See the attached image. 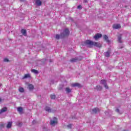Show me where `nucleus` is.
I'll return each mask as SVG.
<instances>
[{"mask_svg": "<svg viewBox=\"0 0 131 131\" xmlns=\"http://www.w3.org/2000/svg\"><path fill=\"white\" fill-rule=\"evenodd\" d=\"M31 79V75L30 74H25L23 77V79Z\"/></svg>", "mask_w": 131, "mask_h": 131, "instance_id": "nucleus-3", "label": "nucleus"}, {"mask_svg": "<svg viewBox=\"0 0 131 131\" xmlns=\"http://www.w3.org/2000/svg\"><path fill=\"white\" fill-rule=\"evenodd\" d=\"M0 126H1V127H4V126H5V124H1L0 125Z\"/></svg>", "mask_w": 131, "mask_h": 131, "instance_id": "nucleus-28", "label": "nucleus"}, {"mask_svg": "<svg viewBox=\"0 0 131 131\" xmlns=\"http://www.w3.org/2000/svg\"><path fill=\"white\" fill-rule=\"evenodd\" d=\"M116 112H119V110L118 109L116 110Z\"/></svg>", "mask_w": 131, "mask_h": 131, "instance_id": "nucleus-32", "label": "nucleus"}, {"mask_svg": "<svg viewBox=\"0 0 131 131\" xmlns=\"http://www.w3.org/2000/svg\"><path fill=\"white\" fill-rule=\"evenodd\" d=\"M4 62H9V59L8 58H5Z\"/></svg>", "mask_w": 131, "mask_h": 131, "instance_id": "nucleus-27", "label": "nucleus"}, {"mask_svg": "<svg viewBox=\"0 0 131 131\" xmlns=\"http://www.w3.org/2000/svg\"><path fill=\"white\" fill-rule=\"evenodd\" d=\"M35 4L38 6V7H40V6H41V1L40 0H35Z\"/></svg>", "mask_w": 131, "mask_h": 131, "instance_id": "nucleus-9", "label": "nucleus"}, {"mask_svg": "<svg viewBox=\"0 0 131 131\" xmlns=\"http://www.w3.org/2000/svg\"><path fill=\"white\" fill-rule=\"evenodd\" d=\"M21 33L25 36H26V35H27V33L26 32V30L22 29L21 30Z\"/></svg>", "mask_w": 131, "mask_h": 131, "instance_id": "nucleus-15", "label": "nucleus"}, {"mask_svg": "<svg viewBox=\"0 0 131 131\" xmlns=\"http://www.w3.org/2000/svg\"><path fill=\"white\" fill-rule=\"evenodd\" d=\"M110 51H107V52H104V55L107 58H109L110 57Z\"/></svg>", "mask_w": 131, "mask_h": 131, "instance_id": "nucleus-11", "label": "nucleus"}, {"mask_svg": "<svg viewBox=\"0 0 131 131\" xmlns=\"http://www.w3.org/2000/svg\"><path fill=\"white\" fill-rule=\"evenodd\" d=\"M102 37L104 38V41H106V42H110V40L109 39V38L108 37V36L106 35H103L102 36Z\"/></svg>", "mask_w": 131, "mask_h": 131, "instance_id": "nucleus-4", "label": "nucleus"}, {"mask_svg": "<svg viewBox=\"0 0 131 131\" xmlns=\"http://www.w3.org/2000/svg\"><path fill=\"white\" fill-rule=\"evenodd\" d=\"M77 9H81V5H79L77 6Z\"/></svg>", "mask_w": 131, "mask_h": 131, "instance_id": "nucleus-29", "label": "nucleus"}, {"mask_svg": "<svg viewBox=\"0 0 131 131\" xmlns=\"http://www.w3.org/2000/svg\"><path fill=\"white\" fill-rule=\"evenodd\" d=\"M31 72H32L33 73H34L35 74H37L38 73V71L35 69H32L31 70Z\"/></svg>", "mask_w": 131, "mask_h": 131, "instance_id": "nucleus-21", "label": "nucleus"}, {"mask_svg": "<svg viewBox=\"0 0 131 131\" xmlns=\"http://www.w3.org/2000/svg\"><path fill=\"white\" fill-rule=\"evenodd\" d=\"M50 97L52 100H55V99H56V95H51Z\"/></svg>", "mask_w": 131, "mask_h": 131, "instance_id": "nucleus-24", "label": "nucleus"}, {"mask_svg": "<svg viewBox=\"0 0 131 131\" xmlns=\"http://www.w3.org/2000/svg\"><path fill=\"white\" fill-rule=\"evenodd\" d=\"M66 91L67 94H69L71 93V89L68 87L66 89Z\"/></svg>", "mask_w": 131, "mask_h": 131, "instance_id": "nucleus-20", "label": "nucleus"}, {"mask_svg": "<svg viewBox=\"0 0 131 131\" xmlns=\"http://www.w3.org/2000/svg\"><path fill=\"white\" fill-rule=\"evenodd\" d=\"M34 122H35V120H34V121H33V123H34Z\"/></svg>", "mask_w": 131, "mask_h": 131, "instance_id": "nucleus-36", "label": "nucleus"}, {"mask_svg": "<svg viewBox=\"0 0 131 131\" xmlns=\"http://www.w3.org/2000/svg\"><path fill=\"white\" fill-rule=\"evenodd\" d=\"M2 85L0 84V86H1Z\"/></svg>", "mask_w": 131, "mask_h": 131, "instance_id": "nucleus-37", "label": "nucleus"}, {"mask_svg": "<svg viewBox=\"0 0 131 131\" xmlns=\"http://www.w3.org/2000/svg\"><path fill=\"white\" fill-rule=\"evenodd\" d=\"M104 88L106 89V90H108V89H109L108 85H107V83H104Z\"/></svg>", "mask_w": 131, "mask_h": 131, "instance_id": "nucleus-25", "label": "nucleus"}, {"mask_svg": "<svg viewBox=\"0 0 131 131\" xmlns=\"http://www.w3.org/2000/svg\"><path fill=\"white\" fill-rule=\"evenodd\" d=\"M121 38H122L121 35H120L119 36H118V41L119 42H120V43H121L122 42V41H121Z\"/></svg>", "mask_w": 131, "mask_h": 131, "instance_id": "nucleus-18", "label": "nucleus"}, {"mask_svg": "<svg viewBox=\"0 0 131 131\" xmlns=\"http://www.w3.org/2000/svg\"><path fill=\"white\" fill-rule=\"evenodd\" d=\"M71 86H72L73 88L77 86V88H82V86L80 84H79V83H74L71 84Z\"/></svg>", "mask_w": 131, "mask_h": 131, "instance_id": "nucleus-5", "label": "nucleus"}, {"mask_svg": "<svg viewBox=\"0 0 131 131\" xmlns=\"http://www.w3.org/2000/svg\"><path fill=\"white\" fill-rule=\"evenodd\" d=\"M13 122H9L6 126V127L7 128H11V127H12V124Z\"/></svg>", "mask_w": 131, "mask_h": 131, "instance_id": "nucleus-14", "label": "nucleus"}, {"mask_svg": "<svg viewBox=\"0 0 131 131\" xmlns=\"http://www.w3.org/2000/svg\"><path fill=\"white\" fill-rule=\"evenodd\" d=\"M102 89V86H101L100 85H97V86H96V89L97 91H101Z\"/></svg>", "mask_w": 131, "mask_h": 131, "instance_id": "nucleus-22", "label": "nucleus"}, {"mask_svg": "<svg viewBox=\"0 0 131 131\" xmlns=\"http://www.w3.org/2000/svg\"><path fill=\"white\" fill-rule=\"evenodd\" d=\"M84 3H88V0H84Z\"/></svg>", "mask_w": 131, "mask_h": 131, "instance_id": "nucleus-34", "label": "nucleus"}, {"mask_svg": "<svg viewBox=\"0 0 131 131\" xmlns=\"http://www.w3.org/2000/svg\"><path fill=\"white\" fill-rule=\"evenodd\" d=\"M113 28L114 29H119V28H121V26L120 24H115L113 25Z\"/></svg>", "mask_w": 131, "mask_h": 131, "instance_id": "nucleus-6", "label": "nucleus"}, {"mask_svg": "<svg viewBox=\"0 0 131 131\" xmlns=\"http://www.w3.org/2000/svg\"><path fill=\"white\" fill-rule=\"evenodd\" d=\"M19 92H20V93H24V89L23 88H20Z\"/></svg>", "mask_w": 131, "mask_h": 131, "instance_id": "nucleus-23", "label": "nucleus"}, {"mask_svg": "<svg viewBox=\"0 0 131 131\" xmlns=\"http://www.w3.org/2000/svg\"><path fill=\"white\" fill-rule=\"evenodd\" d=\"M18 125V126H22V123H19Z\"/></svg>", "mask_w": 131, "mask_h": 131, "instance_id": "nucleus-30", "label": "nucleus"}, {"mask_svg": "<svg viewBox=\"0 0 131 131\" xmlns=\"http://www.w3.org/2000/svg\"><path fill=\"white\" fill-rule=\"evenodd\" d=\"M106 80H101V82H106Z\"/></svg>", "mask_w": 131, "mask_h": 131, "instance_id": "nucleus-31", "label": "nucleus"}, {"mask_svg": "<svg viewBox=\"0 0 131 131\" xmlns=\"http://www.w3.org/2000/svg\"><path fill=\"white\" fill-rule=\"evenodd\" d=\"M57 123H58V121L57 120H51L50 122L51 125H55V124H57Z\"/></svg>", "mask_w": 131, "mask_h": 131, "instance_id": "nucleus-12", "label": "nucleus"}, {"mask_svg": "<svg viewBox=\"0 0 131 131\" xmlns=\"http://www.w3.org/2000/svg\"><path fill=\"white\" fill-rule=\"evenodd\" d=\"M8 111V108L4 107L0 110V114L4 113V112H7Z\"/></svg>", "mask_w": 131, "mask_h": 131, "instance_id": "nucleus-8", "label": "nucleus"}, {"mask_svg": "<svg viewBox=\"0 0 131 131\" xmlns=\"http://www.w3.org/2000/svg\"><path fill=\"white\" fill-rule=\"evenodd\" d=\"M17 111L18 112H19V113H22V112L23 111V107H17Z\"/></svg>", "mask_w": 131, "mask_h": 131, "instance_id": "nucleus-17", "label": "nucleus"}, {"mask_svg": "<svg viewBox=\"0 0 131 131\" xmlns=\"http://www.w3.org/2000/svg\"><path fill=\"white\" fill-rule=\"evenodd\" d=\"M77 60H78V58H72L70 60V62H76V61H77Z\"/></svg>", "mask_w": 131, "mask_h": 131, "instance_id": "nucleus-19", "label": "nucleus"}, {"mask_svg": "<svg viewBox=\"0 0 131 131\" xmlns=\"http://www.w3.org/2000/svg\"><path fill=\"white\" fill-rule=\"evenodd\" d=\"M28 89L30 91H33V90L34 89V86L32 84H29Z\"/></svg>", "mask_w": 131, "mask_h": 131, "instance_id": "nucleus-16", "label": "nucleus"}, {"mask_svg": "<svg viewBox=\"0 0 131 131\" xmlns=\"http://www.w3.org/2000/svg\"><path fill=\"white\" fill-rule=\"evenodd\" d=\"M45 110V111H47V112H49V113L52 112V110L51 109V107L49 106H46Z\"/></svg>", "mask_w": 131, "mask_h": 131, "instance_id": "nucleus-13", "label": "nucleus"}, {"mask_svg": "<svg viewBox=\"0 0 131 131\" xmlns=\"http://www.w3.org/2000/svg\"><path fill=\"white\" fill-rule=\"evenodd\" d=\"M20 2H24V0H19Z\"/></svg>", "mask_w": 131, "mask_h": 131, "instance_id": "nucleus-35", "label": "nucleus"}, {"mask_svg": "<svg viewBox=\"0 0 131 131\" xmlns=\"http://www.w3.org/2000/svg\"><path fill=\"white\" fill-rule=\"evenodd\" d=\"M2 101H3V100L2 99V98H0V102H2Z\"/></svg>", "mask_w": 131, "mask_h": 131, "instance_id": "nucleus-33", "label": "nucleus"}, {"mask_svg": "<svg viewBox=\"0 0 131 131\" xmlns=\"http://www.w3.org/2000/svg\"><path fill=\"white\" fill-rule=\"evenodd\" d=\"M82 46H88L89 48H93V46L97 48H102V45L99 42H94L90 40H86L84 41Z\"/></svg>", "mask_w": 131, "mask_h": 131, "instance_id": "nucleus-1", "label": "nucleus"}, {"mask_svg": "<svg viewBox=\"0 0 131 131\" xmlns=\"http://www.w3.org/2000/svg\"><path fill=\"white\" fill-rule=\"evenodd\" d=\"M102 37V34H97L94 36L95 40H98V38H101Z\"/></svg>", "mask_w": 131, "mask_h": 131, "instance_id": "nucleus-7", "label": "nucleus"}, {"mask_svg": "<svg viewBox=\"0 0 131 131\" xmlns=\"http://www.w3.org/2000/svg\"><path fill=\"white\" fill-rule=\"evenodd\" d=\"M69 30H68V29H66L63 32L60 34V35L57 34L55 38L56 39H59L60 37H61V38H64V37H66V36H68V35H69Z\"/></svg>", "mask_w": 131, "mask_h": 131, "instance_id": "nucleus-2", "label": "nucleus"}, {"mask_svg": "<svg viewBox=\"0 0 131 131\" xmlns=\"http://www.w3.org/2000/svg\"><path fill=\"white\" fill-rule=\"evenodd\" d=\"M93 113H94L95 114L98 113V112H100V109L98 108H95L92 110Z\"/></svg>", "mask_w": 131, "mask_h": 131, "instance_id": "nucleus-10", "label": "nucleus"}, {"mask_svg": "<svg viewBox=\"0 0 131 131\" xmlns=\"http://www.w3.org/2000/svg\"><path fill=\"white\" fill-rule=\"evenodd\" d=\"M72 126V125L71 124H69V125H67V127H68V128H71Z\"/></svg>", "mask_w": 131, "mask_h": 131, "instance_id": "nucleus-26", "label": "nucleus"}]
</instances>
